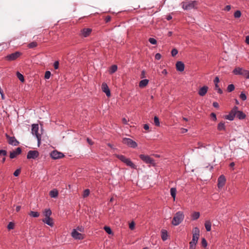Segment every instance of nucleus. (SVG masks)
<instances>
[{
  "label": "nucleus",
  "instance_id": "39448f33",
  "mask_svg": "<svg viewBox=\"0 0 249 249\" xmlns=\"http://www.w3.org/2000/svg\"><path fill=\"white\" fill-rule=\"evenodd\" d=\"M38 124H33L32 125V133L33 135H35L38 142V144L40 143L41 136L38 133Z\"/></svg>",
  "mask_w": 249,
  "mask_h": 249
},
{
  "label": "nucleus",
  "instance_id": "c85d7f7f",
  "mask_svg": "<svg viewBox=\"0 0 249 249\" xmlns=\"http://www.w3.org/2000/svg\"><path fill=\"white\" fill-rule=\"evenodd\" d=\"M118 69L117 66L116 65H112L109 70V72L110 74H112L117 71Z\"/></svg>",
  "mask_w": 249,
  "mask_h": 249
},
{
  "label": "nucleus",
  "instance_id": "4d7b16f0",
  "mask_svg": "<svg viewBox=\"0 0 249 249\" xmlns=\"http://www.w3.org/2000/svg\"><path fill=\"white\" fill-rule=\"evenodd\" d=\"M111 20V17L109 16H107L105 18V21L106 22H108L110 21Z\"/></svg>",
  "mask_w": 249,
  "mask_h": 249
},
{
  "label": "nucleus",
  "instance_id": "3c124183",
  "mask_svg": "<svg viewBox=\"0 0 249 249\" xmlns=\"http://www.w3.org/2000/svg\"><path fill=\"white\" fill-rule=\"evenodd\" d=\"M197 145H198V147H197L198 148H200L202 147H205V146H204V144L201 142H197Z\"/></svg>",
  "mask_w": 249,
  "mask_h": 249
},
{
  "label": "nucleus",
  "instance_id": "ddd939ff",
  "mask_svg": "<svg viewBox=\"0 0 249 249\" xmlns=\"http://www.w3.org/2000/svg\"><path fill=\"white\" fill-rule=\"evenodd\" d=\"M101 88L102 91L106 93L107 97H109L110 96V91L107 83H102Z\"/></svg>",
  "mask_w": 249,
  "mask_h": 249
},
{
  "label": "nucleus",
  "instance_id": "f257e3e1",
  "mask_svg": "<svg viewBox=\"0 0 249 249\" xmlns=\"http://www.w3.org/2000/svg\"><path fill=\"white\" fill-rule=\"evenodd\" d=\"M200 231L197 227H195L193 231V238L189 243V249H196L198 239L199 237Z\"/></svg>",
  "mask_w": 249,
  "mask_h": 249
},
{
  "label": "nucleus",
  "instance_id": "6e6552de",
  "mask_svg": "<svg viewBox=\"0 0 249 249\" xmlns=\"http://www.w3.org/2000/svg\"><path fill=\"white\" fill-rule=\"evenodd\" d=\"M140 158L145 163L150 164L152 165H155V161L154 159L150 157L148 155L141 154L139 156Z\"/></svg>",
  "mask_w": 249,
  "mask_h": 249
},
{
  "label": "nucleus",
  "instance_id": "6e6d98bb",
  "mask_svg": "<svg viewBox=\"0 0 249 249\" xmlns=\"http://www.w3.org/2000/svg\"><path fill=\"white\" fill-rule=\"evenodd\" d=\"M219 79L217 76H216L214 78V79L213 80V82L214 83V84H218L219 83Z\"/></svg>",
  "mask_w": 249,
  "mask_h": 249
},
{
  "label": "nucleus",
  "instance_id": "a878e982",
  "mask_svg": "<svg viewBox=\"0 0 249 249\" xmlns=\"http://www.w3.org/2000/svg\"><path fill=\"white\" fill-rule=\"evenodd\" d=\"M176 193L177 190L176 188L173 187L170 189V194L172 197L173 198L174 201L176 199Z\"/></svg>",
  "mask_w": 249,
  "mask_h": 249
},
{
  "label": "nucleus",
  "instance_id": "aec40b11",
  "mask_svg": "<svg viewBox=\"0 0 249 249\" xmlns=\"http://www.w3.org/2000/svg\"><path fill=\"white\" fill-rule=\"evenodd\" d=\"M177 70L179 71H183L184 70V64L181 61H178L176 64Z\"/></svg>",
  "mask_w": 249,
  "mask_h": 249
},
{
  "label": "nucleus",
  "instance_id": "f3484780",
  "mask_svg": "<svg viewBox=\"0 0 249 249\" xmlns=\"http://www.w3.org/2000/svg\"><path fill=\"white\" fill-rule=\"evenodd\" d=\"M21 153V149L20 147L16 148V150L11 152L10 153V159H14Z\"/></svg>",
  "mask_w": 249,
  "mask_h": 249
},
{
  "label": "nucleus",
  "instance_id": "5701e85b",
  "mask_svg": "<svg viewBox=\"0 0 249 249\" xmlns=\"http://www.w3.org/2000/svg\"><path fill=\"white\" fill-rule=\"evenodd\" d=\"M217 129L219 131H225L226 130V126L225 125V123L221 122L218 124L217 125Z\"/></svg>",
  "mask_w": 249,
  "mask_h": 249
},
{
  "label": "nucleus",
  "instance_id": "393cba45",
  "mask_svg": "<svg viewBox=\"0 0 249 249\" xmlns=\"http://www.w3.org/2000/svg\"><path fill=\"white\" fill-rule=\"evenodd\" d=\"M58 195V192L56 189H53L50 192V196L51 197L55 198Z\"/></svg>",
  "mask_w": 249,
  "mask_h": 249
},
{
  "label": "nucleus",
  "instance_id": "412c9836",
  "mask_svg": "<svg viewBox=\"0 0 249 249\" xmlns=\"http://www.w3.org/2000/svg\"><path fill=\"white\" fill-rule=\"evenodd\" d=\"M42 221L51 227H53V219L51 217L45 218L42 219Z\"/></svg>",
  "mask_w": 249,
  "mask_h": 249
},
{
  "label": "nucleus",
  "instance_id": "680f3d73",
  "mask_svg": "<svg viewBox=\"0 0 249 249\" xmlns=\"http://www.w3.org/2000/svg\"><path fill=\"white\" fill-rule=\"evenodd\" d=\"M143 128L146 130H148L149 128V125L148 124H144L143 125Z\"/></svg>",
  "mask_w": 249,
  "mask_h": 249
},
{
  "label": "nucleus",
  "instance_id": "2f4dec72",
  "mask_svg": "<svg viewBox=\"0 0 249 249\" xmlns=\"http://www.w3.org/2000/svg\"><path fill=\"white\" fill-rule=\"evenodd\" d=\"M29 215L33 217H38L39 216V213L37 212L31 211Z\"/></svg>",
  "mask_w": 249,
  "mask_h": 249
},
{
  "label": "nucleus",
  "instance_id": "8fccbe9b",
  "mask_svg": "<svg viewBox=\"0 0 249 249\" xmlns=\"http://www.w3.org/2000/svg\"><path fill=\"white\" fill-rule=\"evenodd\" d=\"M155 57V59L156 60H160L161 58V54L160 53H157L156 54Z\"/></svg>",
  "mask_w": 249,
  "mask_h": 249
},
{
  "label": "nucleus",
  "instance_id": "603ef678",
  "mask_svg": "<svg viewBox=\"0 0 249 249\" xmlns=\"http://www.w3.org/2000/svg\"><path fill=\"white\" fill-rule=\"evenodd\" d=\"M244 77L246 79H249V71L246 70Z\"/></svg>",
  "mask_w": 249,
  "mask_h": 249
},
{
  "label": "nucleus",
  "instance_id": "052dcab7",
  "mask_svg": "<svg viewBox=\"0 0 249 249\" xmlns=\"http://www.w3.org/2000/svg\"><path fill=\"white\" fill-rule=\"evenodd\" d=\"M122 122H123V124H128V123H128V121L125 118H123Z\"/></svg>",
  "mask_w": 249,
  "mask_h": 249
},
{
  "label": "nucleus",
  "instance_id": "c9c22d12",
  "mask_svg": "<svg viewBox=\"0 0 249 249\" xmlns=\"http://www.w3.org/2000/svg\"><path fill=\"white\" fill-rule=\"evenodd\" d=\"M105 231L107 233L109 234H111L112 233V230L111 228L109 227L108 226H105L104 228Z\"/></svg>",
  "mask_w": 249,
  "mask_h": 249
},
{
  "label": "nucleus",
  "instance_id": "e433bc0d",
  "mask_svg": "<svg viewBox=\"0 0 249 249\" xmlns=\"http://www.w3.org/2000/svg\"><path fill=\"white\" fill-rule=\"evenodd\" d=\"M154 121L155 125L159 126L160 125V123L159 121V119L157 116H155L154 118Z\"/></svg>",
  "mask_w": 249,
  "mask_h": 249
},
{
  "label": "nucleus",
  "instance_id": "9b49d317",
  "mask_svg": "<svg viewBox=\"0 0 249 249\" xmlns=\"http://www.w3.org/2000/svg\"><path fill=\"white\" fill-rule=\"evenodd\" d=\"M39 156V152L36 150H30L27 155L28 159H35Z\"/></svg>",
  "mask_w": 249,
  "mask_h": 249
},
{
  "label": "nucleus",
  "instance_id": "9d476101",
  "mask_svg": "<svg viewBox=\"0 0 249 249\" xmlns=\"http://www.w3.org/2000/svg\"><path fill=\"white\" fill-rule=\"evenodd\" d=\"M50 156L54 160L61 159L64 157V155L62 152H59L56 150H53L50 153Z\"/></svg>",
  "mask_w": 249,
  "mask_h": 249
},
{
  "label": "nucleus",
  "instance_id": "4468645a",
  "mask_svg": "<svg viewBox=\"0 0 249 249\" xmlns=\"http://www.w3.org/2000/svg\"><path fill=\"white\" fill-rule=\"evenodd\" d=\"M226 178L224 175H221L218 178L217 187L218 188H222L226 182Z\"/></svg>",
  "mask_w": 249,
  "mask_h": 249
},
{
  "label": "nucleus",
  "instance_id": "58836bf2",
  "mask_svg": "<svg viewBox=\"0 0 249 249\" xmlns=\"http://www.w3.org/2000/svg\"><path fill=\"white\" fill-rule=\"evenodd\" d=\"M51 75V73L50 71H46L45 73V79H48L50 78Z\"/></svg>",
  "mask_w": 249,
  "mask_h": 249
},
{
  "label": "nucleus",
  "instance_id": "a211bd4d",
  "mask_svg": "<svg viewBox=\"0 0 249 249\" xmlns=\"http://www.w3.org/2000/svg\"><path fill=\"white\" fill-rule=\"evenodd\" d=\"M91 32V29L90 28H84L81 31L80 35L83 37H86L88 36Z\"/></svg>",
  "mask_w": 249,
  "mask_h": 249
},
{
  "label": "nucleus",
  "instance_id": "79ce46f5",
  "mask_svg": "<svg viewBox=\"0 0 249 249\" xmlns=\"http://www.w3.org/2000/svg\"><path fill=\"white\" fill-rule=\"evenodd\" d=\"M240 98L243 100L245 101L247 99V96L246 94L243 93V92H242L240 95Z\"/></svg>",
  "mask_w": 249,
  "mask_h": 249
},
{
  "label": "nucleus",
  "instance_id": "72a5a7b5",
  "mask_svg": "<svg viewBox=\"0 0 249 249\" xmlns=\"http://www.w3.org/2000/svg\"><path fill=\"white\" fill-rule=\"evenodd\" d=\"M234 89L235 87L234 85L231 84L228 85L227 90L229 92H231L234 90Z\"/></svg>",
  "mask_w": 249,
  "mask_h": 249
},
{
  "label": "nucleus",
  "instance_id": "774afa93",
  "mask_svg": "<svg viewBox=\"0 0 249 249\" xmlns=\"http://www.w3.org/2000/svg\"><path fill=\"white\" fill-rule=\"evenodd\" d=\"M172 18V17L171 15H168L166 17V19L167 20H170Z\"/></svg>",
  "mask_w": 249,
  "mask_h": 249
},
{
  "label": "nucleus",
  "instance_id": "b1692460",
  "mask_svg": "<svg viewBox=\"0 0 249 249\" xmlns=\"http://www.w3.org/2000/svg\"><path fill=\"white\" fill-rule=\"evenodd\" d=\"M148 82L149 80L148 79H143L140 82L139 87L142 88H144L147 85Z\"/></svg>",
  "mask_w": 249,
  "mask_h": 249
},
{
  "label": "nucleus",
  "instance_id": "4c0bfd02",
  "mask_svg": "<svg viewBox=\"0 0 249 249\" xmlns=\"http://www.w3.org/2000/svg\"><path fill=\"white\" fill-rule=\"evenodd\" d=\"M241 16V13L240 11L237 10L234 13V17L235 18H239Z\"/></svg>",
  "mask_w": 249,
  "mask_h": 249
},
{
  "label": "nucleus",
  "instance_id": "a19ab883",
  "mask_svg": "<svg viewBox=\"0 0 249 249\" xmlns=\"http://www.w3.org/2000/svg\"><path fill=\"white\" fill-rule=\"evenodd\" d=\"M14 228V223L10 222L7 225V229L8 230H12Z\"/></svg>",
  "mask_w": 249,
  "mask_h": 249
},
{
  "label": "nucleus",
  "instance_id": "864d4df0",
  "mask_svg": "<svg viewBox=\"0 0 249 249\" xmlns=\"http://www.w3.org/2000/svg\"><path fill=\"white\" fill-rule=\"evenodd\" d=\"M211 116L213 118V121H215L216 120V116L214 113H212L211 114Z\"/></svg>",
  "mask_w": 249,
  "mask_h": 249
},
{
  "label": "nucleus",
  "instance_id": "7c9ffc66",
  "mask_svg": "<svg viewBox=\"0 0 249 249\" xmlns=\"http://www.w3.org/2000/svg\"><path fill=\"white\" fill-rule=\"evenodd\" d=\"M168 237L167 232L165 230H162L161 231V238L163 241L167 240Z\"/></svg>",
  "mask_w": 249,
  "mask_h": 249
},
{
  "label": "nucleus",
  "instance_id": "20e7f679",
  "mask_svg": "<svg viewBox=\"0 0 249 249\" xmlns=\"http://www.w3.org/2000/svg\"><path fill=\"white\" fill-rule=\"evenodd\" d=\"M116 157L122 162H124L127 166L131 167L132 169H136L137 168V166L133 163L130 159L127 158L122 155H117Z\"/></svg>",
  "mask_w": 249,
  "mask_h": 249
},
{
  "label": "nucleus",
  "instance_id": "0e129e2a",
  "mask_svg": "<svg viewBox=\"0 0 249 249\" xmlns=\"http://www.w3.org/2000/svg\"><path fill=\"white\" fill-rule=\"evenodd\" d=\"M245 42L247 44L249 45V36H246Z\"/></svg>",
  "mask_w": 249,
  "mask_h": 249
},
{
  "label": "nucleus",
  "instance_id": "1a4fd4ad",
  "mask_svg": "<svg viewBox=\"0 0 249 249\" xmlns=\"http://www.w3.org/2000/svg\"><path fill=\"white\" fill-rule=\"evenodd\" d=\"M21 54L19 52H16L14 53L7 55L5 57V59L9 61H14L18 58Z\"/></svg>",
  "mask_w": 249,
  "mask_h": 249
},
{
  "label": "nucleus",
  "instance_id": "7ed1b4c3",
  "mask_svg": "<svg viewBox=\"0 0 249 249\" xmlns=\"http://www.w3.org/2000/svg\"><path fill=\"white\" fill-rule=\"evenodd\" d=\"M198 2L196 0H187L181 3L182 8L185 10H189L196 8Z\"/></svg>",
  "mask_w": 249,
  "mask_h": 249
},
{
  "label": "nucleus",
  "instance_id": "2eb2a0df",
  "mask_svg": "<svg viewBox=\"0 0 249 249\" xmlns=\"http://www.w3.org/2000/svg\"><path fill=\"white\" fill-rule=\"evenodd\" d=\"M246 70L242 68L237 67L235 68L233 71V73L235 75H240L244 77Z\"/></svg>",
  "mask_w": 249,
  "mask_h": 249
},
{
  "label": "nucleus",
  "instance_id": "cd10ccee",
  "mask_svg": "<svg viewBox=\"0 0 249 249\" xmlns=\"http://www.w3.org/2000/svg\"><path fill=\"white\" fill-rule=\"evenodd\" d=\"M43 214L45 218L50 217L52 214V211L50 209H45L43 212Z\"/></svg>",
  "mask_w": 249,
  "mask_h": 249
},
{
  "label": "nucleus",
  "instance_id": "e2e57ef3",
  "mask_svg": "<svg viewBox=\"0 0 249 249\" xmlns=\"http://www.w3.org/2000/svg\"><path fill=\"white\" fill-rule=\"evenodd\" d=\"M0 94H1L2 99L4 100L5 99V96L2 90L0 91Z\"/></svg>",
  "mask_w": 249,
  "mask_h": 249
},
{
  "label": "nucleus",
  "instance_id": "0eeeda50",
  "mask_svg": "<svg viewBox=\"0 0 249 249\" xmlns=\"http://www.w3.org/2000/svg\"><path fill=\"white\" fill-rule=\"evenodd\" d=\"M238 108L237 106H234L229 112V114L225 115L224 118L230 121L233 120L236 116V113H237V109H238Z\"/></svg>",
  "mask_w": 249,
  "mask_h": 249
},
{
  "label": "nucleus",
  "instance_id": "5fc2aeb1",
  "mask_svg": "<svg viewBox=\"0 0 249 249\" xmlns=\"http://www.w3.org/2000/svg\"><path fill=\"white\" fill-rule=\"evenodd\" d=\"M231 9V6L230 5H227L225 8L224 9V10L226 11H229Z\"/></svg>",
  "mask_w": 249,
  "mask_h": 249
},
{
  "label": "nucleus",
  "instance_id": "bb28decb",
  "mask_svg": "<svg viewBox=\"0 0 249 249\" xmlns=\"http://www.w3.org/2000/svg\"><path fill=\"white\" fill-rule=\"evenodd\" d=\"M205 227L207 231H210L211 230V222L209 220H207L205 223Z\"/></svg>",
  "mask_w": 249,
  "mask_h": 249
},
{
  "label": "nucleus",
  "instance_id": "473e14b6",
  "mask_svg": "<svg viewBox=\"0 0 249 249\" xmlns=\"http://www.w3.org/2000/svg\"><path fill=\"white\" fill-rule=\"evenodd\" d=\"M17 77L18 78V79L21 82H23L24 81V78L23 75L21 73L19 72L18 71L17 72Z\"/></svg>",
  "mask_w": 249,
  "mask_h": 249
},
{
  "label": "nucleus",
  "instance_id": "ea45409f",
  "mask_svg": "<svg viewBox=\"0 0 249 249\" xmlns=\"http://www.w3.org/2000/svg\"><path fill=\"white\" fill-rule=\"evenodd\" d=\"M89 193H90V191L89 190V189H86L84 190V193H83V197H87L88 196H89Z\"/></svg>",
  "mask_w": 249,
  "mask_h": 249
},
{
  "label": "nucleus",
  "instance_id": "c756f323",
  "mask_svg": "<svg viewBox=\"0 0 249 249\" xmlns=\"http://www.w3.org/2000/svg\"><path fill=\"white\" fill-rule=\"evenodd\" d=\"M200 216V213L199 212H195L192 214L191 217L193 220L197 219Z\"/></svg>",
  "mask_w": 249,
  "mask_h": 249
},
{
  "label": "nucleus",
  "instance_id": "f704fd0d",
  "mask_svg": "<svg viewBox=\"0 0 249 249\" xmlns=\"http://www.w3.org/2000/svg\"><path fill=\"white\" fill-rule=\"evenodd\" d=\"M37 44L36 42H32L31 43H30L28 45V47L29 48H35L37 46Z\"/></svg>",
  "mask_w": 249,
  "mask_h": 249
},
{
  "label": "nucleus",
  "instance_id": "dca6fc26",
  "mask_svg": "<svg viewBox=\"0 0 249 249\" xmlns=\"http://www.w3.org/2000/svg\"><path fill=\"white\" fill-rule=\"evenodd\" d=\"M71 236L75 239H83V235L78 232L75 229H73L71 232Z\"/></svg>",
  "mask_w": 249,
  "mask_h": 249
},
{
  "label": "nucleus",
  "instance_id": "de8ad7c7",
  "mask_svg": "<svg viewBox=\"0 0 249 249\" xmlns=\"http://www.w3.org/2000/svg\"><path fill=\"white\" fill-rule=\"evenodd\" d=\"M53 67L55 70H57L59 67V62L58 61H55L53 63Z\"/></svg>",
  "mask_w": 249,
  "mask_h": 249
},
{
  "label": "nucleus",
  "instance_id": "69168bd1",
  "mask_svg": "<svg viewBox=\"0 0 249 249\" xmlns=\"http://www.w3.org/2000/svg\"><path fill=\"white\" fill-rule=\"evenodd\" d=\"M87 141L88 142L89 144H90V145L93 144V142H92V141H91L90 139H89V138H87Z\"/></svg>",
  "mask_w": 249,
  "mask_h": 249
},
{
  "label": "nucleus",
  "instance_id": "6ab92c4d",
  "mask_svg": "<svg viewBox=\"0 0 249 249\" xmlns=\"http://www.w3.org/2000/svg\"><path fill=\"white\" fill-rule=\"evenodd\" d=\"M208 90V87L207 86H204L203 87L200 88L198 91V94L200 96H204Z\"/></svg>",
  "mask_w": 249,
  "mask_h": 249
},
{
  "label": "nucleus",
  "instance_id": "13d9d810",
  "mask_svg": "<svg viewBox=\"0 0 249 249\" xmlns=\"http://www.w3.org/2000/svg\"><path fill=\"white\" fill-rule=\"evenodd\" d=\"M213 107L215 108H218L219 107V104L217 102H214L213 103Z\"/></svg>",
  "mask_w": 249,
  "mask_h": 249
},
{
  "label": "nucleus",
  "instance_id": "f8f14e48",
  "mask_svg": "<svg viewBox=\"0 0 249 249\" xmlns=\"http://www.w3.org/2000/svg\"><path fill=\"white\" fill-rule=\"evenodd\" d=\"M7 139L8 140V143L10 145H13V146H17L18 145L19 142L16 139L15 137H10L7 134L6 135Z\"/></svg>",
  "mask_w": 249,
  "mask_h": 249
},
{
  "label": "nucleus",
  "instance_id": "f03ea898",
  "mask_svg": "<svg viewBox=\"0 0 249 249\" xmlns=\"http://www.w3.org/2000/svg\"><path fill=\"white\" fill-rule=\"evenodd\" d=\"M184 215L181 211L177 212L172 221V224L174 226H178L183 220Z\"/></svg>",
  "mask_w": 249,
  "mask_h": 249
},
{
  "label": "nucleus",
  "instance_id": "37998d69",
  "mask_svg": "<svg viewBox=\"0 0 249 249\" xmlns=\"http://www.w3.org/2000/svg\"><path fill=\"white\" fill-rule=\"evenodd\" d=\"M149 41L151 44L153 45L156 44L157 42V40L154 38H150L149 39Z\"/></svg>",
  "mask_w": 249,
  "mask_h": 249
},
{
  "label": "nucleus",
  "instance_id": "09e8293b",
  "mask_svg": "<svg viewBox=\"0 0 249 249\" xmlns=\"http://www.w3.org/2000/svg\"><path fill=\"white\" fill-rule=\"evenodd\" d=\"M20 172V170L19 169H17L14 173L13 175L15 177H18Z\"/></svg>",
  "mask_w": 249,
  "mask_h": 249
},
{
  "label": "nucleus",
  "instance_id": "4be33fe9",
  "mask_svg": "<svg viewBox=\"0 0 249 249\" xmlns=\"http://www.w3.org/2000/svg\"><path fill=\"white\" fill-rule=\"evenodd\" d=\"M236 116L237 118H238L240 120L244 119L246 117V115L243 113L242 111H239L237 109V113H236Z\"/></svg>",
  "mask_w": 249,
  "mask_h": 249
},
{
  "label": "nucleus",
  "instance_id": "338daca9",
  "mask_svg": "<svg viewBox=\"0 0 249 249\" xmlns=\"http://www.w3.org/2000/svg\"><path fill=\"white\" fill-rule=\"evenodd\" d=\"M21 209L20 206H17L16 208V210L17 212H19Z\"/></svg>",
  "mask_w": 249,
  "mask_h": 249
},
{
  "label": "nucleus",
  "instance_id": "a18cd8bd",
  "mask_svg": "<svg viewBox=\"0 0 249 249\" xmlns=\"http://www.w3.org/2000/svg\"><path fill=\"white\" fill-rule=\"evenodd\" d=\"M178 53V51L176 49H173L171 51V54L173 56H175Z\"/></svg>",
  "mask_w": 249,
  "mask_h": 249
},
{
  "label": "nucleus",
  "instance_id": "c03bdc74",
  "mask_svg": "<svg viewBox=\"0 0 249 249\" xmlns=\"http://www.w3.org/2000/svg\"><path fill=\"white\" fill-rule=\"evenodd\" d=\"M201 244L202 246L204 247H206L207 246V241L204 238H203L202 239Z\"/></svg>",
  "mask_w": 249,
  "mask_h": 249
},
{
  "label": "nucleus",
  "instance_id": "423d86ee",
  "mask_svg": "<svg viewBox=\"0 0 249 249\" xmlns=\"http://www.w3.org/2000/svg\"><path fill=\"white\" fill-rule=\"evenodd\" d=\"M122 142L124 144H125L127 146H128V147L133 148L137 147L138 146L137 142L130 138H123Z\"/></svg>",
  "mask_w": 249,
  "mask_h": 249
},
{
  "label": "nucleus",
  "instance_id": "49530a36",
  "mask_svg": "<svg viewBox=\"0 0 249 249\" xmlns=\"http://www.w3.org/2000/svg\"><path fill=\"white\" fill-rule=\"evenodd\" d=\"M7 151L5 150H0V156H3L4 157L7 155Z\"/></svg>",
  "mask_w": 249,
  "mask_h": 249
},
{
  "label": "nucleus",
  "instance_id": "bf43d9fd",
  "mask_svg": "<svg viewBox=\"0 0 249 249\" xmlns=\"http://www.w3.org/2000/svg\"><path fill=\"white\" fill-rule=\"evenodd\" d=\"M134 226H135V224L134 222H131L130 224H129V228L131 229V230H133L134 228Z\"/></svg>",
  "mask_w": 249,
  "mask_h": 249
}]
</instances>
